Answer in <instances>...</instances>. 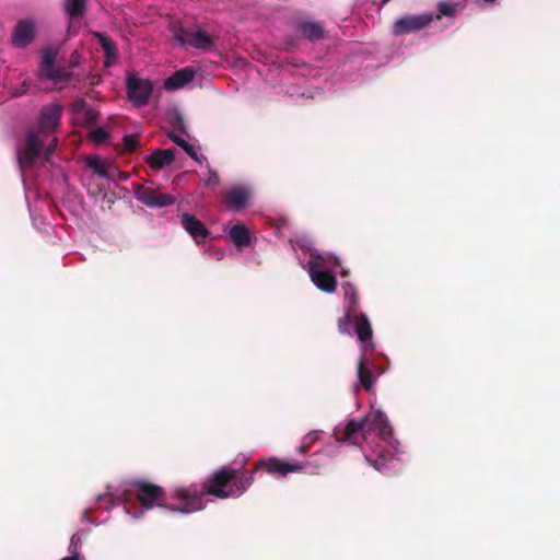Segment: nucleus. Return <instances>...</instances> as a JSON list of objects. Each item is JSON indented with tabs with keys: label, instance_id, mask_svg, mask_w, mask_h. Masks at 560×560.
Returning <instances> with one entry per match:
<instances>
[{
	"label": "nucleus",
	"instance_id": "f257e3e1",
	"mask_svg": "<svg viewBox=\"0 0 560 560\" xmlns=\"http://www.w3.org/2000/svg\"><path fill=\"white\" fill-rule=\"evenodd\" d=\"M254 472H244L236 476V471L230 468H222L210 478L202 488L191 486L189 488H178L173 493V502L163 503V491L160 487L148 482H136L132 485V492L141 503V511L133 513L131 506L126 505L127 514H132L133 518H139L140 514L154 506H165L170 511L189 514L200 511L205 508V494H212L220 499L238 498L253 483Z\"/></svg>",
	"mask_w": 560,
	"mask_h": 560
},
{
	"label": "nucleus",
	"instance_id": "f03ea898",
	"mask_svg": "<svg viewBox=\"0 0 560 560\" xmlns=\"http://www.w3.org/2000/svg\"><path fill=\"white\" fill-rule=\"evenodd\" d=\"M334 434L339 443L359 446L366 462L377 471H385L398 459L399 443L386 416L378 409L372 408L364 418L337 425Z\"/></svg>",
	"mask_w": 560,
	"mask_h": 560
},
{
	"label": "nucleus",
	"instance_id": "7ed1b4c3",
	"mask_svg": "<svg viewBox=\"0 0 560 560\" xmlns=\"http://www.w3.org/2000/svg\"><path fill=\"white\" fill-rule=\"evenodd\" d=\"M62 107L58 104L44 106L37 124L28 128L16 149V159L26 182L27 172L47 162L57 145L56 130L60 125Z\"/></svg>",
	"mask_w": 560,
	"mask_h": 560
},
{
	"label": "nucleus",
	"instance_id": "20e7f679",
	"mask_svg": "<svg viewBox=\"0 0 560 560\" xmlns=\"http://www.w3.org/2000/svg\"><path fill=\"white\" fill-rule=\"evenodd\" d=\"M342 290L345 295V318L338 323L339 330L342 334H350V327L354 325L358 339L362 343V355L358 364V377L365 389H371L375 382V376L371 372V354L374 349L371 342L372 327L366 315L361 314L359 317H355L353 314L357 304V293L353 285L346 283Z\"/></svg>",
	"mask_w": 560,
	"mask_h": 560
},
{
	"label": "nucleus",
	"instance_id": "39448f33",
	"mask_svg": "<svg viewBox=\"0 0 560 560\" xmlns=\"http://www.w3.org/2000/svg\"><path fill=\"white\" fill-rule=\"evenodd\" d=\"M298 245L310 253L307 262L302 267L307 270L314 285L326 293H332L337 288V280L334 270L340 266L338 257L313 248L307 240H301Z\"/></svg>",
	"mask_w": 560,
	"mask_h": 560
},
{
	"label": "nucleus",
	"instance_id": "423d86ee",
	"mask_svg": "<svg viewBox=\"0 0 560 560\" xmlns=\"http://www.w3.org/2000/svg\"><path fill=\"white\" fill-rule=\"evenodd\" d=\"M57 56L58 48L46 47L42 50V60L37 71L39 81H48L54 85H61L69 81L70 70L55 66Z\"/></svg>",
	"mask_w": 560,
	"mask_h": 560
},
{
	"label": "nucleus",
	"instance_id": "0eeeda50",
	"mask_svg": "<svg viewBox=\"0 0 560 560\" xmlns=\"http://www.w3.org/2000/svg\"><path fill=\"white\" fill-rule=\"evenodd\" d=\"M153 86L147 79L139 78L137 74L127 75V94L130 102L139 107L148 103Z\"/></svg>",
	"mask_w": 560,
	"mask_h": 560
},
{
	"label": "nucleus",
	"instance_id": "6e6552de",
	"mask_svg": "<svg viewBox=\"0 0 560 560\" xmlns=\"http://www.w3.org/2000/svg\"><path fill=\"white\" fill-rule=\"evenodd\" d=\"M434 18L439 19L440 16H434L433 13L406 15L395 21L393 26V33L395 35H401L420 31L428 26L434 20Z\"/></svg>",
	"mask_w": 560,
	"mask_h": 560
},
{
	"label": "nucleus",
	"instance_id": "1a4fd4ad",
	"mask_svg": "<svg viewBox=\"0 0 560 560\" xmlns=\"http://www.w3.org/2000/svg\"><path fill=\"white\" fill-rule=\"evenodd\" d=\"M302 468V465L299 463H287L277 457L262 458L256 465V470L264 469L269 475H278L280 477L300 471Z\"/></svg>",
	"mask_w": 560,
	"mask_h": 560
},
{
	"label": "nucleus",
	"instance_id": "9d476101",
	"mask_svg": "<svg viewBox=\"0 0 560 560\" xmlns=\"http://www.w3.org/2000/svg\"><path fill=\"white\" fill-rule=\"evenodd\" d=\"M136 199L148 207L163 208L174 203L175 197L171 194H159L151 187H140L136 190Z\"/></svg>",
	"mask_w": 560,
	"mask_h": 560
},
{
	"label": "nucleus",
	"instance_id": "9b49d317",
	"mask_svg": "<svg viewBox=\"0 0 560 560\" xmlns=\"http://www.w3.org/2000/svg\"><path fill=\"white\" fill-rule=\"evenodd\" d=\"M85 162L86 166L102 178L115 179L118 174L117 167L110 161L98 155H89Z\"/></svg>",
	"mask_w": 560,
	"mask_h": 560
},
{
	"label": "nucleus",
	"instance_id": "f8f14e48",
	"mask_svg": "<svg viewBox=\"0 0 560 560\" xmlns=\"http://www.w3.org/2000/svg\"><path fill=\"white\" fill-rule=\"evenodd\" d=\"M72 120L75 125L88 126L97 118V113L84 100H78L73 103L71 109Z\"/></svg>",
	"mask_w": 560,
	"mask_h": 560
},
{
	"label": "nucleus",
	"instance_id": "ddd939ff",
	"mask_svg": "<svg viewBox=\"0 0 560 560\" xmlns=\"http://www.w3.org/2000/svg\"><path fill=\"white\" fill-rule=\"evenodd\" d=\"M34 36L35 23L32 20H22L12 33V44L15 47H25L33 40Z\"/></svg>",
	"mask_w": 560,
	"mask_h": 560
},
{
	"label": "nucleus",
	"instance_id": "4468645a",
	"mask_svg": "<svg viewBox=\"0 0 560 560\" xmlns=\"http://www.w3.org/2000/svg\"><path fill=\"white\" fill-rule=\"evenodd\" d=\"M252 191L247 186L235 185L226 192L225 201L230 209L238 211L246 206Z\"/></svg>",
	"mask_w": 560,
	"mask_h": 560
},
{
	"label": "nucleus",
	"instance_id": "2eb2a0df",
	"mask_svg": "<svg viewBox=\"0 0 560 560\" xmlns=\"http://www.w3.org/2000/svg\"><path fill=\"white\" fill-rule=\"evenodd\" d=\"M196 75V71L191 67L177 70L164 81V88L167 91L179 90L189 84Z\"/></svg>",
	"mask_w": 560,
	"mask_h": 560
},
{
	"label": "nucleus",
	"instance_id": "dca6fc26",
	"mask_svg": "<svg viewBox=\"0 0 560 560\" xmlns=\"http://www.w3.org/2000/svg\"><path fill=\"white\" fill-rule=\"evenodd\" d=\"M182 224L197 244L202 243L207 238V228L194 215L185 213L182 218Z\"/></svg>",
	"mask_w": 560,
	"mask_h": 560
},
{
	"label": "nucleus",
	"instance_id": "f3484780",
	"mask_svg": "<svg viewBox=\"0 0 560 560\" xmlns=\"http://www.w3.org/2000/svg\"><path fill=\"white\" fill-rule=\"evenodd\" d=\"M224 231L237 248H243L252 242L249 230L244 224L238 223L230 228L225 226Z\"/></svg>",
	"mask_w": 560,
	"mask_h": 560
},
{
	"label": "nucleus",
	"instance_id": "a211bd4d",
	"mask_svg": "<svg viewBox=\"0 0 560 560\" xmlns=\"http://www.w3.org/2000/svg\"><path fill=\"white\" fill-rule=\"evenodd\" d=\"M95 38L98 40L105 55V66L110 67L118 60V52L115 43L102 33H94Z\"/></svg>",
	"mask_w": 560,
	"mask_h": 560
},
{
	"label": "nucleus",
	"instance_id": "6ab92c4d",
	"mask_svg": "<svg viewBox=\"0 0 560 560\" xmlns=\"http://www.w3.org/2000/svg\"><path fill=\"white\" fill-rule=\"evenodd\" d=\"M174 160V153L172 150H156L148 158V163L151 167L160 170L166 165H170Z\"/></svg>",
	"mask_w": 560,
	"mask_h": 560
},
{
	"label": "nucleus",
	"instance_id": "aec40b11",
	"mask_svg": "<svg viewBox=\"0 0 560 560\" xmlns=\"http://www.w3.org/2000/svg\"><path fill=\"white\" fill-rule=\"evenodd\" d=\"M187 43L197 48L208 50L213 45V39L203 31L198 30L187 35Z\"/></svg>",
	"mask_w": 560,
	"mask_h": 560
},
{
	"label": "nucleus",
	"instance_id": "412c9836",
	"mask_svg": "<svg viewBox=\"0 0 560 560\" xmlns=\"http://www.w3.org/2000/svg\"><path fill=\"white\" fill-rule=\"evenodd\" d=\"M300 31L302 35L311 40L320 39L324 35L323 27L313 22H304L300 25Z\"/></svg>",
	"mask_w": 560,
	"mask_h": 560
},
{
	"label": "nucleus",
	"instance_id": "4be33fe9",
	"mask_svg": "<svg viewBox=\"0 0 560 560\" xmlns=\"http://www.w3.org/2000/svg\"><path fill=\"white\" fill-rule=\"evenodd\" d=\"M65 8L70 16L81 15L85 9V0H66Z\"/></svg>",
	"mask_w": 560,
	"mask_h": 560
},
{
	"label": "nucleus",
	"instance_id": "5701e85b",
	"mask_svg": "<svg viewBox=\"0 0 560 560\" xmlns=\"http://www.w3.org/2000/svg\"><path fill=\"white\" fill-rule=\"evenodd\" d=\"M320 436V431H312L307 435H305L302 440L301 445L299 446V453L304 454L311 446V444L317 441Z\"/></svg>",
	"mask_w": 560,
	"mask_h": 560
},
{
	"label": "nucleus",
	"instance_id": "b1692460",
	"mask_svg": "<svg viewBox=\"0 0 560 560\" xmlns=\"http://www.w3.org/2000/svg\"><path fill=\"white\" fill-rule=\"evenodd\" d=\"M438 10L442 15L452 18L457 11V4L450 1H440L438 3Z\"/></svg>",
	"mask_w": 560,
	"mask_h": 560
},
{
	"label": "nucleus",
	"instance_id": "393cba45",
	"mask_svg": "<svg viewBox=\"0 0 560 560\" xmlns=\"http://www.w3.org/2000/svg\"><path fill=\"white\" fill-rule=\"evenodd\" d=\"M89 138L96 144H101L107 141L108 133L103 128H95L89 132Z\"/></svg>",
	"mask_w": 560,
	"mask_h": 560
},
{
	"label": "nucleus",
	"instance_id": "a878e982",
	"mask_svg": "<svg viewBox=\"0 0 560 560\" xmlns=\"http://www.w3.org/2000/svg\"><path fill=\"white\" fill-rule=\"evenodd\" d=\"M192 160H195L197 163L201 164L203 161H206V158L198 153V148L194 144L189 143L187 148L184 150Z\"/></svg>",
	"mask_w": 560,
	"mask_h": 560
},
{
	"label": "nucleus",
	"instance_id": "bb28decb",
	"mask_svg": "<svg viewBox=\"0 0 560 560\" xmlns=\"http://www.w3.org/2000/svg\"><path fill=\"white\" fill-rule=\"evenodd\" d=\"M219 182V177H218V174L212 171V170H209L206 177L203 178V183L206 186H213V185H217Z\"/></svg>",
	"mask_w": 560,
	"mask_h": 560
},
{
	"label": "nucleus",
	"instance_id": "cd10ccee",
	"mask_svg": "<svg viewBox=\"0 0 560 560\" xmlns=\"http://www.w3.org/2000/svg\"><path fill=\"white\" fill-rule=\"evenodd\" d=\"M124 145L127 151H133L137 147V138L136 136H126L124 138Z\"/></svg>",
	"mask_w": 560,
	"mask_h": 560
},
{
	"label": "nucleus",
	"instance_id": "c85d7f7f",
	"mask_svg": "<svg viewBox=\"0 0 560 560\" xmlns=\"http://www.w3.org/2000/svg\"><path fill=\"white\" fill-rule=\"evenodd\" d=\"M206 252L209 256L214 257L217 260H221L225 256V250L223 248H208Z\"/></svg>",
	"mask_w": 560,
	"mask_h": 560
},
{
	"label": "nucleus",
	"instance_id": "c756f323",
	"mask_svg": "<svg viewBox=\"0 0 560 560\" xmlns=\"http://www.w3.org/2000/svg\"><path fill=\"white\" fill-rule=\"evenodd\" d=\"M28 86H30V82H27L26 80L22 83V85L18 89H15L12 93V95L14 97H18V96H21L23 94H25L28 90Z\"/></svg>",
	"mask_w": 560,
	"mask_h": 560
},
{
	"label": "nucleus",
	"instance_id": "7c9ffc66",
	"mask_svg": "<svg viewBox=\"0 0 560 560\" xmlns=\"http://www.w3.org/2000/svg\"><path fill=\"white\" fill-rule=\"evenodd\" d=\"M172 140L177 144L179 145L183 150H185V148H187V145L189 144L186 140H184L183 138L180 137H172Z\"/></svg>",
	"mask_w": 560,
	"mask_h": 560
},
{
	"label": "nucleus",
	"instance_id": "2f4dec72",
	"mask_svg": "<svg viewBox=\"0 0 560 560\" xmlns=\"http://www.w3.org/2000/svg\"><path fill=\"white\" fill-rule=\"evenodd\" d=\"M172 140L177 144L179 145L183 150H185V148H187V145L189 144L186 140H184L183 138L180 137H172Z\"/></svg>",
	"mask_w": 560,
	"mask_h": 560
},
{
	"label": "nucleus",
	"instance_id": "473e14b6",
	"mask_svg": "<svg viewBox=\"0 0 560 560\" xmlns=\"http://www.w3.org/2000/svg\"><path fill=\"white\" fill-rule=\"evenodd\" d=\"M97 501H108L112 502V495L110 494H100L97 497Z\"/></svg>",
	"mask_w": 560,
	"mask_h": 560
},
{
	"label": "nucleus",
	"instance_id": "72a5a7b5",
	"mask_svg": "<svg viewBox=\"0 0 560 560\" xmlns=\"http://www.w3.org/2000/svg\"><path fill=\"white\" fill-rule=\"evenodd\" d=\"M61 560H84V559L80 555H73V556H70V557H66V558H63Z\"/></svg>",
	"mask_w": 560,
	"mask_h": 560
},
{
	"label": "nucleus",
	"instance_id": "f704fd0d",
	"mask_svg": "<svg viewBox=\"0 0 560 560\" xmlns=\"http://www.w3.org/2000/svg\"><path fill=\"white\" fill-rule=\"evenodd\" d=\"M75 539H77V536H72L71 538V545H73L75 542Z\"/></svg>",
	"mask_w": 560,
	"mask_h": 560
},
{
	"label": "nucleus",
	"instance_id": "c9c22d12",
	"mask_svg": "<svg viewBox=\"0 0 560 560\" xmlns=\"http://www.w3.org/2000/svg\"><path fill=\"white\" fill-rule=\"evenodd\" d=\"M483 1L492 4V3H494L495 0H483Z\"/></svg>",
	"mask_w": 560,
	"mask_h": 560
},
{
	"label": "nucleus",
	"instance_id": "e433bc0d",
	"mask_svg": "<svg viewBox=\"0 0 560 560\" xmlns=\"http://www.w3.org/2000/svg\"><path fill=\"white\" fill-rule=\"evenodd\" d=\"M341 272H342L343 276H346L348 273L347 270H345V269H342Z\"/></svg>",
	"mask_w": 560,
	"mask_h": 560
}]
</instances>
